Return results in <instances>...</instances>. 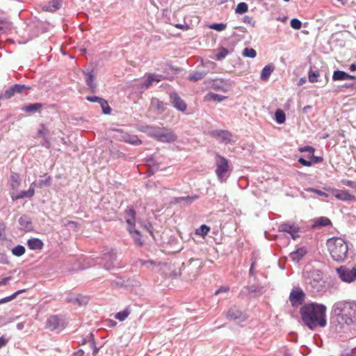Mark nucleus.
Listing matches in <instances>:
<instances>
[{
	"label": "nucleus",
	"mask_w": 356,
	"mask_h": 356,
	"mask_svg": "<svg viewBox=\"0 0 356 356\" xmlns=\"http://www.w3.org/2000/svg\"><path fill=\"white\" fill-rule=\"evenodd\" d=\"M249 293H254L259 290V287L254 284L249 286L246 288Z\"/></svg>",
	"instance_id": "nucleus-59"
},
{
	"label": "nucleus",
	"mask_w": 356,
	"mask_h": 356,
	"mask_svg": "<svg viewBox=\"0 0 356 356\" xmlns=\"http://www.w3.org/2000/svg\"><path fill=\"white\" fill-rule=\"evenodd\" d=\"M5 236V226L3 224L0 223V239L4 238Z\"/></svg>",
	"instance_id": "nucleus-62"
},
{
	"label": "nucleus",
	"mask_w": 356,
	"mask_h": 356,
	"mask_svg": "<svg viewBox=\"0 0 356 356\" xmlns=\"http://www.w3.org/2000/svg\"><path fill=\"white\" fill-rule=\"evenodd\" d=\"M143 131L149 136L161 143H173L177 140V136L170 129L155 126H145Z\"/></svg>",
	"instance_id": "nucleus-4"
},
{
	"label": "nucleus",
	"mask_w": 356,
	"mask_h": 356,
	"mask_svg": "<svg viewBox=\"0 0 356 356\" xmlns=\"http://www.w3.org/2000/svg\"><path fill=\"white\" fill-rule=\"evenodd\" d=\"M63 0H51L48 5H41L40 8L45 12L54 13L61 7Z\"/></svg>",
	"instance_id": "nucleus-20"
},
{
	"label": "nucleus",
	"mask_w": 356,
	"mask_h": 356,
	"mask_svg": "<svg viewBox=\"0 0 356 356\" xmlns=\"http://www.w3.org/2000/svg\"><path fill=\"white\" fill-rule=\"evenodd\" d=\"M211 135L219 139L220 143L228 144L232 141V134L227 130L216 129L211 131Z\"/></svg>",
	"instance_id": "nucleus-13"
},
{
	"label": "nucleus",
	"mask_w": 356,
	"mask_h": 356,
	"mask_svg": "<svg viewBox=\"0 0 356 356\" xmlns=\"http://www.w3.org/2000/svg\"><path fill=\"white\" fill-rule=\"evenodd\" d=\"M209 27L217 31H222L226 29L227 25L224 23H214L209 25Z\"/></svg>",
	"instance_id": "nucleus-48"
},
{
	"label": "nucleus",
	"mask_w": 356,
	"mask_h": 356,
	"mask_svg": "<svg viewBox=\"0 0 356 356\" xmlns=\"http://www.w3.org/2000/svg\"><path fill=\"white\" fill-rule=\"evenodd\" d=\"M332 225L331 220L325 216H321L314 220L312 225V228L327 227Z\"/></svg>",
	"instance_id": "nucleus-24"
},
{
	"label": "nucleus",
	"mask_w": 356,
	"mask_h": 356,
	"mask_svg": "<svg viewBox=\"0 0 356 356\" xmlns=\"http://www.w3.org/2000/svg\"><path fill=\"white\" fill-rule=\"evenodd\" d=\"M326 306L317 302L306 303L300 309V317L304 325L312 330L318 327L326 326Z\"/></svg>",
	"instance_id": "nucleus-1"
},
{
	"label": "nucleus",
	"mask_w": 356,
	"mask_h": 356,
	"mask_svg": "<svg viewBox=\"0 0 356 356\" xmlns=\"http://www.w3.org/2000/svg\"><path fill=\"white\" fill-rule=\"evenodd\" d=\"M311 161L312 163H318L323 161V158L321 156H316L314 154H311Z\"/></svg>",
	"instance_id": "nucleus-56"
},
{
	"label": "nucleus",
	"mask_w": 356,
	"mask_h": 356,
	"mask_svg": "<svg viewBox=\"0 0 356 356\" xmlns=\"http://www.w3.org/2000/svg\"><path fill=\"white\" fill-rule=\"evenodd\" d=\"M210 231V227L206 225H202L198 229H196L195 234L201 236H205Z\"/></svg>",
	"instance_id": "nucleus-42"
},
{
	"label": "nucleus",
	"mask_w": 356,
	"mask_h": 356,
	"mask_svg": "<svg viewBox=\"0 0 356 356\" xmlns=\"http://www.w3.org/2000/svg\"><path fill=\"white\" fill-rule=\"evenodd\" d=\"M300 152H309L310 154H314L315 149L312 146H304L299 148Z\"/></svg>",
	"instance_id": "nucleus-51"
},
{
	"label": "nucleus",
	"mask_w": 356,
	"mask_h": 356,
	"mask_svg": "<svg viewBox=\"0 0 356 356\" xmlns=\"http://www.w3.org/2000/svg\"><path fill=\"white\" fill-rule=\"evenodd\" d=\"M305 293L300 287L292 289L289 295L290 302L294 307L302 305L305 301Z\"/></svg>",
	"instance_id": "nucleus-10"
},
{
	"label": "nucleus",
	"mask_w": 356,
	"mask_h": 356,
	"mask_svg": "<svg viewBox=\"0 0 356 356\" xmlns=\"http://www.w3.org/2000/svg\"><path fill=\"white\" fill-rule=\"evenodd\" d=\"M199 198L198 195H192V196H185V197H175L174 199V202L177 204H179L181 202H184L185 205H190L192 204L194 201L197 200Z\"/></svg>",
	"instance_id": "nucleus-28"
},
{
	"label": "nucleus",
	"mask_w": 356,
	"mask_h": 356,
	"mask_svg": "<svg viewBox=\"0 0 356 356\" xmlns=\"http://www.w3.org/2000/svg\"><path fill=\"white\" fill-rule=\"evenodd\" d=\"M274 69L275 67L272 65H266L261 70V79L262 81L268 80L271 73L273 72Z\"/></svg>",
	"instance_id": "nucleus-33"
},
{
	"label": "nucleus",
	"mask_w": 356,
	"mask_h": 356,
	"mask_svg": "<svg viewBox=\"0 0 356 356\" xmlns=\"http://www.w3.org/2000/svg\"><path fill=\"white\" fill-rule=\"evenodd\" d=\"M242 55L247 58H254L257 56V51L252 48H245L242 52Z\"/></svg>",
	"instance_id": "nucleus-40"
},
{
	"label": "nucleus",
	"mask_w": 356,
	"mask_h": 356,
	"mask_svg": "<svg viewBox=\"0 0 356 356\" xmlns=\"http://www.w3.org/2000/svg\"><path fill=\"white\" fill-rule=\"evenodd\" d=\"M35 190L34 188L30 187L28 191H22L19 194L14 195H12L11 197L13 201L24 199L26 197H31L34 195Z\"/></svg>",
	"instance_id": "nucleus-26"
},
{
	"label": "nucleus",
	"mask_w": 356,
	"mask_h": 356,
	"mask_svg": "<svg viewBox=\"0 0 356 356\" xmlns=\"http://www.w3.org/2000/svg\"><path fill=\"white\" fill-rule=\"evenodd\" d=\"M248 10V4L245 2H241L239 3L236 9H235V12L237 14H243L245 13H246Z\"/></svg>",
	"instance_id": "nucleus-43"
},
{
	"label": "nucleus",
	"mask_w": 356,
	"mask_h": 356,
	"mask_svg": "<svg viewBox=\"0 0 356 356\" xmlns=\"http://www.w3.org/2000/svg\"><path fill=\"white\" fill-rule=\"evenodd\" d=\"M47 327L50 330H61L64 327L63 321L58 316H51L47 318Z\"/></svg>",
	"instance_id": "nucleus-14"
},
{
	"label": "nucleus",
	"mask_w": 356,
	"mask_h": 356,
	"mask_svg": "<svg viewBox=\"0 0 356 356\" xmlns=\"http://www.w3.org/2000/svg\"><path fill=\"white\" fill-rule=\"evenodd\" d=\"M189 264L197 267L198 269L202 266V261L200 259H191L189 260Z\"/></svg>",
	"instance_id": "nucleus-50"
},
{
	"label": "nucleus",
	"mask_w": 356,
	"mask_h": 356,
	"mask_svg": "<svg viewBox=\"0 0 356 356\" xmlns=\"http://www.w3.org/2000/svg\"><path fill=\"white\" fill-rule=\"evenodd\" d=\"M8 342V339H6L4 336H1L0 337V348L5 346Z\"/></svg>",
	"instance_id": "nucleus-61"
},
{
	"label": "nucleus",
	"mask_w": 356,
	"mask_h": 356,
	"mask_svg": "<svg viewBox=\"0 0 356 356\" xmlns=\"http://www.w3.org/2000/svg\"><path fill=\"white\" fill-rule=\"evenodd\" d=\"M298 162L301 163L304 166L309 167L312 165V162L311 161H307L303 158H300L298 159Z\"/></svg>",
	"instance_id": "nucleus-57"
},
{
	"label": "nucleus",
	"mask_w": 356,
	"mask_h": 356,
	"mask_svg": "<svg viewBox=\"0 0 356 356\" xmlns=\"http://www.w3.org/2000/svg\"><path fill=\"white\" fill-rule=\"evenodd\" d=\"M306 282L310 286L314 292H322L326 289L325 282L323 280L322 274L319 270L311 271Z\"/></svg>",
	"instance_id": "nucleus-5"
},
{
	"label": "nucleus",
	"mask_w": 356,
	"mask_h": 356,
	"mask_svg": "<svg viewBox=\"0 0 356 356\" xmlns=\"http://www.w3.org/2000/svg\"><path fill=\"white\" fill-rule=\"evenodd\" d=\"M332 195L337 200L341 201H353L356 200L355 196L350 194L347 190L332 189Z\"/></svg>",
	"instance_id": "nucleus-16"
},
{
	"label": "nucleus",
	"mask_w": 356,
	"mask_h": 356,
	"mask_svg": "<svg viewBox=\"0 0 356 356\" xmlns=\"http://www.w3.org/2000/svg\"><path fill=\"white\" fill-rule=\"evenodd\" d=\"M170 102L173 107L181 111L184 112L186 110L187 106L185 102L180 97L176 92H170L169 95Z\"/></svg>",
	"instance_id": "nucleus-12"
},
{
	"label": "nucleus",
	"mask_w": 356,
	"mask_h": 356,
	"mask_svg": "<svg viewBox=\"0 0 356 356\" xmlns=\"http://www.w3.org/2000/svg\"><path fill=\"white\" fill-rule=\"evenodd\" d=\"M243 22L245 23L252 24V26H254V22H253L252 18L251 17L245 16L243 18Z\"/></svg>",
	"instance_id": "nucleus-64"
},
{
	"label": "nucleus",
	"mask_w": 356,
	"mask_h": 356,
	"mask_svg": "<svg viewBox=\"0 0 356 356\" xmlns=\"http://www.w3.org/2000/svg\"><path fill=\"white\" fill-rule=\"evenodd\" d=\"M51 177L48 176V177H46L45 179L40 180L39 181V185L40 186H49L51 184Z\"/></svg>",
	"instance_id": "nucleus-54"
},
{
	"label": "nucleus",
	"mask_w": 356,
	"mask_h": 356,
	"mask_svg": "<svg viewBox=\"0 0 356 356\" xmlns=\"http://www.w3.org/2000/svg\"><path fill=\"white\" fill-rule=\"evenodd\" d=\"M227 316L230 320L237 321L238 322L243 321L246 319L245 314H243L237 307H232L227 314Z\"/></svg>",
	"instance_id": "nucleus-15"
},
{
	"label": "nucleus",
	"mask_w": 356,
	"mask_h": 356,
	"mask_svg": "<svg viewBox=\"0 0 356 356\" xmlns=\"http://www.w3.org/2000/svg\"><path fill=\"white\" fill-rule=\"evenodd\" d=\"M205 65L203 66V69H197L190 73L188 80L192 82H196L204 79L207 74L209 72V69H206Z\"/></svg>",
	"instance_id": "nucleus-18"
},
{
	"label": "nucleus",
	"mask_w": 356,
	"mask_h": 356,
	"mask_svg": "<svg viewBox=\"0 0 356 356\" xmlns=\"http://www.w3.org/2000/svg\"><path fill=\"white\" fill-rule=\"evenodd\" d=\"M337 271L343 282L350 283L356 280V266H353L351 269L340 266Z\"/></svg>",
	"instance_id": "nucleus-8"
},
{
	"label": "nucleus",
	"mask_w": 356,
	"mask_h": 356,
	"mask_svg": "<svg viewBox=\"0 0 356 356\" xmlns=\"http://www.w3.org/2000/svg\"><path fill=\"white\" fill-rule=\"evenodd\" d=\"M229 54V51L227 49L221 47L218 49V53L216 54V60H220L225 58Z\"/></svg>",
	"instance_id": "nucleus-47"
},
{
	"label": "nucleus",
	"mask_w": 356,
	"mask_h": 356,
	"mask_svg": "<svg viewBox=\"0 0 356 356\" xmlns=\"http://www.w3.org/2000/svg\"><path fill=\"white\" fill-rule=\"evenodd\" d=\"M229 291V288L228 286H221L220 289L215 291V295H218L220 293H227Z\"/></svg>",
	"instance_id": "nucleus-60"
},
{
	"label": "nucleus",
	"mask_w": 356,
	"mask_h": 356,
	"mask_svg": "<svg viewBox=\"0 0 356 356\" xmlns=\"http://www.w3.org/2000/svg\"><path fill=\"white\" fill-rule=\"evenodd\" d=\"M216 174L220 182H225L228 178L229 162L227 159L220 155L216 159Z\"/></svg>",
	"instance_id": "nucleus-6"
},
{
	"label": "nucleus",
	"mask_w": 356,
	"mask_h": 356,
	"mask_svg": "<svg viewBox=\"0 0 356 356\" xmlns=\"http://www.w3.org/2000/svg\"><path fill=\"white\" fill-rule=\"evenodd\" d=\"M307 254V249L305 247L298 248L296 250L290 253V257L296 262H299L302 258Z\"/></svg>",
	"instance_id": "nucleus-25"
},
{
	"label": "nucleus",
	"mask_w": 356,
	"mask_h": 356,
	"mask_svg": "<svg viewBox=\"0 0 356 356\" xmlns=\"http://www.w3.org/2000/svg\"><path fill=\"white\" fill-rule=\"evenodd\" d=\"M27 245L33 250H41L44 245L43 242L38 238H32L28 240Z\"/></svg>",
	"instance_id": "nucleus-27"
},
{
	"label": "nucleus",
	"mask_w": 356,
	"mask_h": 356,
	"mask_svg": "<svg viewBox=\"0 0 356 356\" xmlns=\"http://www.w3.org/2000/svg\"><path fill=\"white\" fill-rule=\"evenodd\" d=\"M19 224L21 229L25 232H30L33 229L31 218L26 215H23L19 218Z\"/></svg>",
	"instance_id": "nucleus-22"
},
{
	"label": "nucleus",
	"mask_w": 356,
	"mask_h": 356,
	"mask_svg": "<svg viewBox=\"0 0 356 356\" xmlns=\"http://www.w3.org/2000/svg\"><path fill=\"white\" fill-rule=\"evenodd\" d=\"M123 139L125 142L134 145H138L142 143L141 140L134 135L125 134L123 136Z\"/></svg>",
	"instance_id": "nucleus-34"
},
{
	"label": "nucleus",
	"mask_w": 356,
	"mask_h": 356,
	"mask_svg": "<svg viewBox=\"0 0 356 356\" xmlns=\"http://www.w3.org/2000/svg\"><path fill=\"white\" fill-rule=\"evenodd\" d=\"M86 99L89 102H97L99 104L103 98L97 96H87Z\"/></svg>",
	"instance_id": "nucleus-55"
},
{
	"label": "nucleus",
	"mask_w": 356,
	"mask_h": 356,
	"mask_svg": "<svg viewBox=\"0 0 356 356\" xmlns=\"http://www.w3.org/2000/svg\"><path fill=\"white\" fill-rule=\"evenodd\" d=\"M99 104L100 105L102 109V112L104 113V114H110L111 112V107L109 106L108 105V102L104 99V98L101 100V102L99 103Z\"/></svg>",
	"instance_id": "nucleus-41"
},
{
	"label": "nucleus",
	"mask_w": 356,
	"mask_h": 356,
	"mask_svg": "<svg viewBox=\"0 0 356 356\" xmlns=\"http://www.w3.org/2000/svg\"><path fill=\"white\" fill-rule=\"evenodd\" d=\"M127 229H128L130 235L133 238L135 244L138 246L143 245V241L142 239V236L140 234V232L138 229H134V226L128 227Z\"/></svg>",
	"instance_id": "nucleus-23"
},
{
	"label": "nucleus",
	"mask_w": 356,
	"mask_h": 356,
	"mask_svg": "<svg viewBox=\"0 0 356 356\" xmlns=\"http://www.w3.org/2000/svg\"><path fill=\"white\" fill-rule=\"evenodd\" d=\"M24 291H25L24 289L18 290L16 292H15L14 293H13L12 295L1 299L0 300V304L6 303V302H8L13 300L14 298H15L17 297V295L22 293Z\"/></svg>",
	"instance_id": "nucleus-44"
},
{
	"label": "nucleus",
	"mask_w": 356,
	"mask_h": 356,
	"mask_svg": "<svg viewBox=\"0 0 356 356\" xmlns=\"http://www.w3.org/2000/svg\"><path fill=\"white\" fill-rule=\"evenodd\" d=\"M74 301L76 302V304H78L79 305H86L89 301V298L88 296L78 295L74 299Z\"/></svg>",
	"instance_id": "nucleus-46"
},
{
	"label": "nucleus",
	"mask_w": 356,
	"mask_h": 356,
	"mask_svg": "<svg viewBox=\"0 0 356 356\" xmlns=\"http://www.w3.org/2000/svg\"><path fill=\"white\" fill-rule=\"evenodd\" d=\"M30 89V87L24 84H15L6 89L3 93L0 95L1 99H10L16 94H21Z\"/></svg>",
	"instance_id": "nucleus-9"
},
{
	"label": "nucleus",
	"mask_w": 356,
	"mask_h": 356,
	"mask_svg": "<svg viewBox=\"0 0 356 356\" xmlns=\"http://www.w3.org/2000/svg\"><path fill=\"white\" fill-rule=\"evenodd\" d=\"M90 346L93 350V353L95 355L98 353L99 348L95 346V339L90 341Z\"/></svg>",
	"instance_id": "nucleus-58"
},
{
	"label": "nucleus",
	"mask_w": 356,
	"mask_h": 356,
	"mask_svg": "<svg viewBox=\"0 0 356 356\" xmlns=\"http://www.w3.org/2000/svg\"><path fill=\"white\" fill-rule=\"evenodd\" d=\"M12 182L11 186L13 188H16L18 187L19 182L18 181V175L17 174L12 175L11 177Z\"/></svg>",
	"instance_id": "nucleus-53"
},
{
	"label": "nucleus",
	"mask_w": 356,
	"mask_h": 356,
	"mask_svg": "<svg viewBox=\"0 0 356 356\" xmlns=\"http://www.w3.org/2000/svg\"><path fill=\"white\" fill-rule=\"evenodd\" d=\"M204 83L209 88L215 90L227 92L232 88V83L229 80L223 79H208L204 81Z\"/></svg>",
	"instance_id": "nucleus-7"
},
{
	"label": "nucleus",
	"mask_w": 356,
	"mask_h": 356,
	"mask_svg": "<svg viewBox=\"0 0 356 356\" xmlns=\"http://www.w3.org/2000/svg\"><path fill=\"white\" fill-rule=\"evenodd\" d=\"M164 79V76L161 74H149L146 79V80L142 83H140V86L142 89L148 88L153 82H159L162 79Z\"/></svg>",
	"instance_id": "nucleus-19"
},
{
	"label": "nucleus",
	"mask_w": 356,
	"mask_h": 356,
	"mask_svg": "<svg viewBox=\"0 0 356 356\" xmlns=\"http://www.w3.org/2000/svg\"><path fill=\"white\" fill-rule=\"evenodd\" d=\"M319 72L318 70H314L312 67L310 68L308 72V79L310 83H316L318 81L319 77Z\"/></svg>",
	"instance_id": "nucleus-37"
},
{
	"label": "nucleus",
	"mask_w": 356,
	"mask_h": 356,
	"mask_svg": "<svg viewBox=\"0 0 356 356\" xmlns=\"http://www.w3.org/2000/svg\"><path fill=\"white\" fill-rule=\"evenodd\" d=\"M13 28L12 23L7 19H0V33H6Z\"/></svg>",
	"instance_id": "nucleus-35"
},
{
	"label": "nucleus",
	"mask_w": 356,
	"mask_h": 356,
	"mask_svg": "<svg viewBox=\"0 0 356 356\" xmlns=\"http://www.w3.org/2000/svg\"><path fill=\"white\" fill-rule=\"evenodd\" d=\"M129 314H130L129 311L127 309H124L123 311L118 312L115 314V318L116 319L119 320L120 321H123L124 320H125L127 318V316H129Z\"/></svg>",
	"instance_id": "nucleus-45"
},
{
	"label": "nucleus",
	"mask_w": 356,
	"mask_h": 356,
	"mask_svg": "<svg viewBox=\"0 0 356 356\" xmlns=\"http://www.w3.org/2000/svg\"><path fill=\"white\" fill-rule=\"evenodd\" d=\"M75 298H76V297H74L72 295H69L66 297L65 300L67 302L76 304V302L74 301Z\"/></svg>",
	"instance_id": "nucleus-63"
},
{
	"label": "nucleus",
	"mask_w": 356,
	"mask_h": 356,
	"mask_svg": "<svg viewBox=\"0 0 356 356\" xmlns=\"http://www.w3.org/2000/svg\"><path fill=\"white\" fill-rule=\"evenodd\" d=\"M356 79V76L350 75L344 71L339 70H335L333 72L332 80L336 81H345V80H353Z\"/></svg>",
	"instance_id": "nucleus-21"
},
{
	"label": "nucleus",
	"mask_w": 356,
	"mask_h": 356,
	"mask_svg": "<svg viewBox=\"0 0 356 356\" xmlns=\"http://www.w3.org/2000/svg\"><path fill=\"white\" fill-rule=\"evenodd\" d=\"M332 312L339 325H356V301L340 300L336 302L332 307Z\"/></svg>",
	"instance_id": "nucleus-2"
},
{
	"label": "nucleus",
	"mask_w": 356,
	"mask_h": 356,
	"mask_svg": "<svg viewBox=\"0 0 356 356\" xmlns=\"http://www.w3.org/2000/svg\"><path fill=\"white\" fill-rule=\"evenodd\" d=\"M275 120L278 124H282L286 120L284 112L281 109H277L275 113Z\"/></svg>",
	"instance_id": "nucleus-38"
},
{
	"label": "nucleus",
	"mask_w": 356,
	"mask_h": 356,
	"mask_svg": "<svg viewBox=\"0 0 356 356\" xmlns=\"http://www.w3.org/2000/svg\"><path fill=\"white\" fill-rule=\"evenodd\" d=\"M278 231L281 232H286L291 235L293 239L298 238L300 228L296 226L294 223L284 222L282 223L278 227Z\"/></svg>",
	"instance_id": "nucleus-11"
},
{
	"label": "nucleus",
	"mask_w": 356,
	"mask_h": 356,
	"mask_svg": "<svg viewBox=\"0 0 356 356\" xmlns=\"http://www.w3.org/2000/svg\"><path fill=\"white\" fill-rule=\"evenodd\" d=\"M86 85L90 88L92 92H95L97 85L95 82V74L92 72H88L85 73Z\"/></svg>",
	"instance_id": "nucleus-30"
},
{
	"label": "nucleus",
	"mask_w": 356,
	"mask_h": 356,
	"mask_svg": "<svg viewBox=\"0 0 356 356\" xmlns=\"http://www.w3.org/2000/svg\"><path fill=\"white\" fill-rule=\"evenodd\" d=\"M290 25L293 29L298 30L302 26V22L298 19L293 18L291 20Z\"/></svg>",
	"instance_id": "nucleus-49"
},
{
	"label": "nucleus",
	"mask_w": 356,
	"mask_h": 356,
	"mask_svg": "<svg viewBox=\"0 0 356 356\" xmlns=\"http://www.w3.org/2000/svg\"><path fill=\"white\" fill-rule=\"evenodd\" d=\"M328 251L332 259L338 263H343L353 259L352 251L348 243L339 237L328 238L326 243Z\"/></svg>",
	"instance_id": "nucleus-3"
},
{
	"label": "nucleus",
	"mask_w": 356,
	"mask_h": 356,
	"mask_svg": "<svg viewBox=\"0 0 356 356\" xmlns=\"http://www.w3.org/2000/svg\"><path fill=\"white\" fill-rule=\"evenodd\" d=\"M26 249L22 245H17L12 249V253L15 256L21 257L25 253Z\"/></svg>",
	"instance_id": "nucleus-39"
},
{
	"label": "nucleus",
	"mask_w": 356,
	"mask_h": 356,
	"mask_svg": "<svg viewBox=\"0 0 356 356\" xmlns=\"http://www.w3.org/2000/svg\"><path fill=\"white\" fill-rule=\"evenodd\" d=\"M226 98H227V97L221 95L216 94L213 92H209L205 95L204 100L208 101V102L213 101V102H220L223 101L224 99H225Z\"/></svg>",
	"instance_id": "nucleus-32"
},
{
	"label": "nucleus",
	"mask_w": 356,
	"mask_h": 356,
	"mask_svg": "<svg viewBox=\"0 0 356 356\" xmlns=\"http://www.w3.org/2000/svg\"><path fill=\"white\" fill-rule=\"evenodd\" d=\"M126 221L128 225V227L135 226L136 221V211L134 209L129 208L126 210Z\"/></svg>",
	"instance_id": "nucleus-31"
},
{
	"label": "nucleus",
	"mask_w": 356,
	"mask_h": 356,
	"mask_svg": "<svg viewBox=\"0 0 356 356\" xmlns=\"http://www.w3.org/2000/svg\"><path fill=\"white\" fill-rule=\"evenodd\" d=\"M308 191H310V192H312V193H314L316 194H317L319 196H322V197H328V194H327L326 193L321 191V190H318V189H316V188H309L307 189Z\"/></svg>",
	"instance_id": "nucleus-52"
},
{
	"label": "nucleus",
	"mask_w": 356,
	"mask_h": 356,
	"mask_svg": "<svg viewBox=\"0 0 356 356\" xmlns=\"http://www.w3.org/2000/svg\"><path fill=\"white\" fill-rule=\"evenodd\" d=\"M102 259L105 261L104 268L106 270H110L116 267L114 264L116 260V254L113 251H108L103 254Z\"/></svg>",
	"instance_id": "nucleus-17"
},
{
	"label": "nucleus",
	"mask_w": 356,
	"mask_h": 356,
	"mask_svg": "<svg viewBox=\"0 0 356 356\" xmlns=\"http://www.w3.org/2000/svg\"><path fill=\"white\" fill-rule=\"evenodd\" d=\"M42 107L43 104L42 103L29 104L22 107V111L25 113H33L39 111Z\"/></svg>",
	"instance_id": "nucleus-29"
},
{
	"label": "nucleus",
	"mask_w": 356,
	"mask_h": 356,
	"mask_svg": "<svg viewBox=\"0 0 356 356\" xmlns=\"http://www.w3.org/2000/svg\"><path fill=\"white\" fill-rule=\"evenodd\" d=\"M151 104L161 113L163 112L165 109V104L158 99H153Z\"/></svg>",
	"instance_id": "nucleus-36"
}]
</instances>
